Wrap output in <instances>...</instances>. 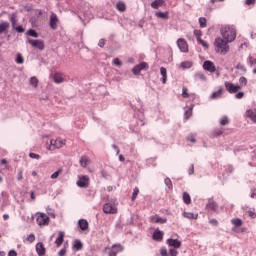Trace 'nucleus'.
Listing matches in <instances>:
<instances>
[{
  "mask_svg": "<svg viewBox=\"0 0 256 256\" xmlns=\"http://www.w3.org/2000/svg\"><path fill=\"white\" fill-rule=\"evenodd\" d=\"M220 33L227 43H233V40L237 37V31L233 26H224L221 28Z\"/></svg>",
  "mask_w": 256,
  "mask_h": 256,
  "instance_id": "nucleus-1",
  "label": "nucleus"
},
{
  "mask_svg": "<svg viewBox=\"0 0 256 256\" xmlns=\"http://www.w3.org/2000/svg\"><path fill=\"white\" fill-rule=\"evenodd\" d=\"M229 42L225 40V38L218 37L215 39L214 45L216 47V51H221V53H228L229 51Z\"/></svg>",
  "mask_w": 256,
  "mask_h": 256,
  "instance_id": "nucleus-2",
  "label": "nucleus"
},
{
  "mask_svg": "<svg viewBox=\"0 0 256 256\" xmlns=\"http://www.w3.org/2000/svg\"><path fill=\"white\" fill-rule=\"evenodd\" d=\"M29 45L34 47V49H39V51H45V41L42 39H28Z\"/></svg>",
  "mask_w": 256,
  "mask_h": 256,
  "instance_id": "nucleus-3",
  "label": "nucleus"
},
{
  "mask_svg": "<svg viewBox=\"0 0 256 256\" xmlns=\"http://www.w3.org/2000/svg\"><path fill=\"white\" fill-rule=\"evenodd\" d=\"M224 86L226 91H228V93H230L231 95L237 93L238 91H241V86H239L238 84L235 85L229 81L224 82Z\"/></svg>",
  "mask_w": 256,
  "mask_h": 256,
  "instance_id": "nucleus-4",
  "label": "nucleus"
},
{
  "mask_svg": "<svg viewBox=\"0 0 256 256\" xmlns=\"http://www.w3.org/2000/svg\"><path fill=\"white\" fill-rule=\"evenodd\" d=\"M232 225L234 226L232 228V231H235V233H245V228L237 229L238 227H241L243 225V220L240 218H233L231 220Z\"/></svg>",
  "mask_w": 256,
  "mask_h": 256,
  "instance_id": "nucleus-5",
  "label": "nucleus"
},
{
  "mask_svg": "<svg viewBox=\"0 0 256 256\" xmlns=\"http://www.w3.org/2000/svg\"><path fill=\"white\" fill-rule=\"evenodd\" d=\"M202 67L204 71H208V73H217V67H215V63L211 60H205Z\"/></svg>",
  "mask_w": 256,
  "mask_h": 256,
  "instance_id": "nucleus-6",
  "label": "nucleus"
},
{
  "mask_svg": "<svg viewBox=\"0 0 256 256\" xmlns=\"http://www.w3.org/2000/svg\"><path fill=\"white\" fill-rule=\"evenodd\" d=\"M177 46L178 49H180V51L182 53H188L189 52V45L187 44V41L183 38H180L177 40Z\"/></svg>",
  "mask_w": 256,
  "mask_h": 256,
  "instance_id": "nucleus-7",
  "label": "nucleus"
},
{
  "mask_svg": "<svg viewBox=\"0 0 256 256\" xmlns=\"http://www.w3.org/2000/svg\"><path fill=\"white\" fill-rule=\"evenodd\" d=\"M103 212L106 213V215H115L117 213V207L110 203H106L103 205Z\"/></svg>",
  "mask_w": 256,
  "mask_h": 256,
  "instance_id": "nucleus-8",
  "label": "nucleus"
},
{
  "mask_svg": "<svg viewBox=\"0 0 256 256\" xmlns=\"http://www.w3.org/2000/svg\"><path fill=\"white\" fill-rule=\"evenodd\" d=\"M76 185L82 189H87V187H89V176H79Z\"/></svg>",
  "mask_w": 256,
  "mask_h": 256,
  "instance_id": "nucleus-9",
  "label": "nucleus"
},
{
  "mask_svg": "<svg viewBox=\"0 0 256 256\" xmlns=\"http://www.w3.org/2000/svg\"><path fill=\"white\" fill-rule=\"evenodd\" d=\"M38 225H49V221H51V219L49 218V216H47V214L45 213H40L39 216L36 219Z\"/></svg>",
  "mask_w": 256,
  "mask_h": 256,
  "instance_id": "nucleus-10",
  "label": "nucleus"
},
{
  "mask_svg": "<svg viewBox=\"0 0 256 256\" xmlns=\"http://www.w3.org/2000/svg\"><path fill=\"white\" fill-rule=\"evenodd\" d=\"M150 223L165 225V223H167V218H161L159 215L155 214L150 216Z\"/></svg>",
  "mask_w": 256,
  "mask_h": 256,
  "instance_id": "nucleus-11",
  "label": "nucleus"
},
{
  "mask_svg": "<svg viewBox=\"0 0 256 256\" xmlns=\"http://www.w3.org/2000/svg\"><path fill=\"white\" fill-rule=\"evenodd\" d=\"M57 23H59V18L57 17V14L52 12L50 15L49 26L53 29V31L57 30Z\"/></svg>",
  "mask_w": 256,
  "mask_h": 256,
  "instance_id": "nucleus-12",
  "label": "nucleus"
},
{
  "mask_svg": "<svg viewBox=\"0 0 256 256\" xmlns=\"http://www.w3.org/2000/svg\"><path fill=\"white\" fill-rule=\"evenodd\" d=\"M195 107V104H191L189 107H185V111H184V119L185 121H189V119H191V117H193V109Z\"/></svg>",
  "mask_w": 256,
  "mask_h": 256,
  "instance_id": "nucleus-13",
  "label": "nucleus"
},
{
  "mask_svg": "<svg viewBox=\"0 0 256 256\" xmlns=\"http://www.w3.org/2000/svg\"><path fill=\"white\" fill-rule=\"evenodd\" d=\"M167 244L169 247H174V249H179L181 247V241H179V239L169 238L167 239Z\"/></svg>",
  "mask_w": 256,
  "mask_h": 256,
  "instance_id": "nucleus-14",
  "label": "nucleus"
},
{
  "mask_svg": "<svg viewBox=\"0 0 256 256\" xmlns=\"http://www.w3.org/2000/svg\"><path fill=\"white\" fill-rule=\"evenodd\" d=\"M63 241H65V232L58 231V237L55 240V245L57 247H61V245H63Z\"/></svg>",
  "mask_w": 256,
  "mask_h": 256,
  "instance_id": "nucleus-15",
  "label": "nucleus"
},
{
  "mask_svg": "<svg viewBox=\"0 0 256 256\" xmlns=\"http://www.w3.org/2000/svg\"><path fill=\"white\" fill-rule=\"evenodd\" d=\"M153 241L161 242L163 241V231L156 229L152 234Z\"/></svg>",
  "mask_w": 256,
  "mask_h": 256,
  "instance_id": "nucleus-16",
  "label": "nucleus"
},
{
  "mask_svg": "<svg viewBox=\"0 0 256 256\" xmlns=\"http://www.w3.org/2000/svg\"><path fill=\"white\" fill-rule=\"evenodd\" d=\"M78 227L81 231H87V229H89V222L87 219H80L78 220Z\"/></svg>",
  "mask_w": 256,
  "mask_h": 256,
  "instance_id": "nucleus-17",
  "label": "nucleus"
},
{
  "mask_svg": "<svg viewBox=\"0 0 256 256\" xmlns=\"http://www.w3.org/2000/svg\"><path fill=\"white\" fill-rule=\"evenodd\" d=\"M46 251L47 250L45 249V246L43 245L42 242H38L36 244V252L38 253L39 256L45 255Z\"/></svg>",
  "mask_w": 256,
  "mask_h": 256,
  "instance_id": "nucleus-18",
  "label": "nucleus"
},
{
  "mask_svg": "<svg viewBox=\"0 0 256 256\" xmlns=\"http://www.w3.org/2000/svg\"><path fill=\"white\" fill-rule=\"evenodd\" d=\"M124 249H125V248L123 247V245H121V244H114V245H112V247L110 248V251H111L112 253H115V254L117 255L118 253L123 252Z\"/></svg>",
  "mask_w": 256,
  "mask_h": 256,
  "instance_id": "nucleus-19",
  "label": "nucleus"
},
{
  "mask_svg": "<svg viewBox=\"0 0 256 256\" xmlns=\"http://www.w3.org/2000/svg\"><path fill=\"white\" fill-rule=\"evenodd\" d=\"M207 209H210V211H217L219 209V205L211 199L208 200V203L206 204Z\"/></svg>",
  "mask_w": 256,
  "mask_h": 256,
  "instance_id": "nucleus-20",
  "label": "nucleus"
},
{
  "mask_svg": "<svg viewBox=\"0 0 256 256\" xmlns=\"http://www.w3.org/2000/svg\"><path fill=\"white\" fill-rule=\"evenodd\" d=\"M72 249H73V251H81V249H83V242H81V240H79V239H76L74 241Z\"/></svg>",
  "mask_w": 256,
  "mask_h": 256,
  "instance_id": "nucleus-21",
  "label": "nucleus"
},
{
  "mask_svg": "<svg viewBox=\"0 0 256 256\" xmlns=\"http://www.w3.org/2000/svg\"><path fill=\"white\" fill-rule=\"evenodd\" d=\"M165 5V0H154L151 3L152 9H158L159 7H163Z\"/></svg>",
  "mask_w": 256,
  "mask_h": 256,
  "instance_id": "nucleus-22",
  "label": "nucleus"
},
{
  "mask_svg": "<svg viewBox=\"0 0 256 256\" xmlns=\"http://www.w3.org/2000/svg\"><path fill=\"white\" fill-rule=\"evenodd\" d=\"M8 31H9V22L0 23V35H3V33H8Z\"/></svg>",
  "mask_w": 256,
  "mask_h": 256,
  "instance_id": "nucleus-23",
  "label": "nucleus"
},
{
  "mask_svg": "<svg viewBox=\"0 0 256 256\" xmlns=\"http://www.w3.org/2000/svg\"><path fill=\"white\" fill-rule=\"evenodd\" d=\"M246 115L249 119H251V121H253L254 123H256V110H248L246 111Z\"/></svg>",
  "mask_w": 256,
  "mask_h": 256,
  "instance_id": "nucleus-24",
  "label": "nucleus"
},
{
  "mask_svg": "<svg viewBox=\"0 0 256 256\" xmlns=\"http://www.w3.org/2000/svg\"><path fill=\"white\" fill-rule=\"evenodd\" d=\"M194 79L195 81H207V77L201 72H196L194 74Z\"/></svg>",
  "mask_w": 256,
  "mask_h": 256,
  "instance_id": "nucleus-25",
  "label": "nucleus"
},
{
  "mask_svg": "<svg viewBox=\"0 0 256 256\" xmlns=\"http://www.w3.org/2000/svg\"><path fill=\"white\" fill-rule=\"evenodd\" d=\"M53 79H54V83H63V81H65V78L63 76H61V74L59 73H55L54 76H53Z\"/></svg>",
  "mask_w": 256,
  "mask_h": 256,
  "instance_id": "nucleus-26",
  "label": "nucleus"
},
{
  "mask_svg": "<svg viewBox=\"0 0 256 256\" xmlns=\"http://www.w3.org/2000/svg\"><path fill=\"white\" fill-rule=\"evenodd\" d=\"M182 199H183V202L185 203V205H191V195H189V193L184 192Z\"/></svg>",
  "mask_w": 256,
  "mask_h": 256,
  "instance_id": "nucleus-27",
  "label": "nucleus"
},
{
  "mask_svg": "<svg viewBox=\"0 0 256 256\" xmlns=\"http://www.w3.org/2000/svg\"><path fill=\"white\" fill-rule=\"evenodd\" d=\"M223 94V88H219L218 91H215L211 94L210 99H219L221 95Z\"/></svg>",
  "mask_w": 256,
  "mask_h": 256,
  "instance_id": "nucleus-28",
  "label": "nucleus"
},
{
  "mask_svg": "<svg viewBox=\"0 0 256 256\" xmlns=\"http://www.w3.org/2000/svg\"><path fill=\"white\" fill-rule=\"evenodd\" d=\"M26 35H28L29 37H34L35 39L39 37V33H37V30L33 28H30L29 30H27Z\"/></svg>",
  "mask_w": 256,
  "mask_h": 256,
  "instance_id": "nucleus-29",
  "label": "nucleus"
},
{
  "mask_svg": "<svg viewBox=\"0 0 256 256\" xmlns=\"http://www.w3.org/2000/svg\"><path fill=\"white\" fill-rule=\"evenodd\" d=\"M183 215L186 219H197V217H199V214L193 212H184Z\"/></svg>",
  "mask_w": 256,
  "mask_h": 256,
  "instance_id": "nucleus-30",
  "label": "nucleus"
},
{
  "mask_svg": "<svg viewBox=\"0 0 256 256\" xmlns=\"http://www.w3.org/2000/svg\"><path fill=\"white\" fill-rule=\"evenodd\" d=\"M180 66L182 67V69H191V67H193V62L184 61V62H181Z\"/></svg>",
  "mask_w": 256,
  "mask_h": 256,
  "instance_id": "nucleus-31",
  "label": "nucleus"
},
{
  "mask_svg": "<svg viewBox=\"0 0 256 256\" xmlns=\"http://www.w3.org/2000/svg\"><path fill=\"white\" fill-rule=\"evenodd\" d=\"M80 165L85 168L87 167L88 163H89V158L87 156H82L80 158V161H79Z\"/></svg>",
  "mask_w": 256,
  "mask_h": 256,
  "instance_id": "nucleus-32",
  "label": "nucleus"
},
{
  "mask_svg": "<svg viewBox=\"0 0 256 256\" xmlns=\"http://www.w3.org/2000/svg\"><path fill=\"white\" fill-rule=\"evenodd\" d=\"M156 17L159 19H169V12H156Z\"/></svg>",
  "mask_w": 256,
  "mask_h": 256,
  "instance_id": "nucleus-33",
  "label": "nucleus"
},
{
  "mask_svg": "<svg viewBox=\"0 0 256 256\" xmlns=\"http://www.w3.org/2000/svg\"><path fill=\"white\" fill-rule=\"evenodd\" d=\"M116 9L118 10V11H121V12H123V11H125L126 9H127V5H125V2H118L117 4H116Z\"/></svg>",
  "mask_w": 256,
  "mask_h": 256,
  "instance_id": "nucleus-34",
  "label": "nucleus"
},
{
  "mask_svg": "<svg viewBox=\"0 0 256 256\" xmlns=\"http://www.w3.org/2000/svg\"><path fill=\"white\" fill-rule=\"evenodd\" d=\"M15 61L18 65H23L25 63V58H23V55H21V53H18L16 55Z\"/></svg>",
  "mask_w": 256,
  "mask_h": 256,
  "instance_id": "nucleus-35",
  "label": "nucleus"
},
{
  "mask_svg": "<svg viewBox=\"0 0 256 256\" xmlns=\"http://www.w3.org/2000/svg\"><path fill=\"white\" fill-rule=\"evenodd\" d=\"M236 69L238 71H241L242 72V75H245V73H247V68L245 67V65L241 64V63H238L236 65Z\"/></svg>",
  "mask_w": 256,
  "mask_h": 256,
  "instance_id": "nucleus-36",
  "label": "nucleus"
},
{
  "mask_svg": "<svg viewBox=\"0 0 256 256\" xmlns=\"http://www.w3.org/2000/svg\"><path fill=\"white\" fill-rule=\"evenodd\" d=\"M164 183L170 191L173 190V182L171 181V178L169 177L165 178Z\"/></svg>",
  "mask_w": 256,
  "mask_h": 256,
  "instance_id": "nucleus-37",
  "label": "nucleus"
},
{
  "mask_svg": "<svg viewBox=\"0 0 256 256\" xmlns=\"http://www.w3.org/2000/svg\"><path fill=\"white\" fill-rule=\"evenodd\" d=\"M199 25H200L201 29H205V27H207V18L200 17L199 18Z\"/></svg>",
  "mask_w": 256,
  "mask_h": 256,
  "instance_id": "nucleus-38",
  "label": "nucleus"
},
{
  "mask_svg": "<svg viewBox=\"0 0 256 256\" xmlns=\"http://www.w3.org/2000/svg\"><path fill=\"white\" fill-rule=\"evenodd\" d=\"M138 67L140 68V71H147V69H149V64L147 62H140Z\"/></svg>",
  "mask_w": 256,
  "mask_h": 256,
  "instance_id": "nucleus-39",
  "label": "nucleus"
},
{
  "mask_svg": "<svg viewBox=\"0 0 256 256\" xmlns=\"http://www.w3.org/2000/svg\"><path fill=\"white\" fill-rule=\"evenodd\" d=\"M10 21L12 23V28L15 29V25H17V15L15 13L11 14Z\"/></svg>",
  "mask_w": 256,
  "mask_h": 256,
  "instance_id": "nucleus-40",
  "label": "nucleus"
},
{
  "mask_svg": "<svg viewBox=\"0 0 256 256\" xmlns=\"http://www.w3.org/2000/svg\"><path fill=\"white\" fill-rule=\"evenodd\" d=\"M248 63L250 67H255L256 65V56H249L248 57Z\"/></svg>",
  "mask_w": 256,
  "mask_h": 256,
  "instance_id": "nucleus-41",
  "label": "nucleus"
},
{
  "mask_svg": "<svg viewBox=\"0 0 256 256\" xmlns=\"http://www.w3.org/2000/svg\"><path fill=\"white\" fill-rule=\"evenodd\" d=\"M30 85H33V87H37V85H39V80L37 77L33 76L30 78Z\"/></svg>",
  "mask_w": 256,
  "mask_h": 256,
  "instance_id": "nucleus-42",
  "label": "nucleus"
},
{
  "mask_svg": "<svg viewBox=\"0 0 256 256\" xmlns=\"http://www.w3.org/2000/svg\"><path fill=\"white\" fill-rule=\"evenodd\" d=\"M197 43H198V45H202V47H204V49H209V44L205 40L198 39Z\"/></svg>",
  "mask_w": 256,
  "mask_h": 256,
  "instance_id": "nucleus-43",
  "label": "nucleus"
},
{
  "mask_svg": "<svg viewBox=\"0 0 256 256\" xmlns=\"http://www.w3.org/2000/svg\"><path fill=\"white\" fill-rule=\"evenodd\" d=\"M137 195H139V188H138V187H135V188L133 189V193H132L131 200H132V201H135V199H137Z\"/></svg>",
  "mask_w": 256,
  "mask_h": 256,
  "instance_id": "nucleus-44",
  "label": "nucleus"
},
{
  "mask_svg": "<svg viewBox=\"0 0 256 256\" xmlns=\"http://www.w3.org/2000/svg\"><path fill=\"white\" fill-rule=\"evenodd\" d=\"M220 125H229V118L227 116H223L222 119L220 120Z\"/></svg>",
  "mask_w": 256,
  "mask_h": 256,
  "instance_id": "nucleus-45",
  "label": "nucleus"
},
{
  "mask_svg": "<svg viewBox=\"0 0 256 256\" xmlns=\"http://www.w3.org/2000/svg\"><path fill=\"white\" fill-rule=\"evenodd\" d=\"M194 35L196 37V40L199 41L201 39V36L203 35V32L201 30H194Z\"/></svg>",
  "mask_w": 256,
  "mask_h": 256,
  "instance_id": "nucleus-46",
  "label": "nucleus"
},
{
  "mask_svg": "<svg viewBox=\"0 0 256 256\" xmlns=\"http://www.w3.org/2000/svg\"><path fill=\"white\" fill-rule=\"evenodd\" d=\"M133 75H139L141 73V69L139 68V65H136L132 69Z\"/></svg>",
  "mask_w": 256,
  "mask_h": 256,
  "instance_id": "nucleus-47",
  "label": "nucleus"
},
{
  "mask_svg": "<svg viewBox=\"0 0 256 256\" xmlns=\"http://www.w3.org/2000/svg\"><path fill=\"white\" fill-rule=\"evenodd\" d=\"M244 3L247 7H254V5H256V0H245Z\"/></svg>",
  "mask_w": 256,
  "mask_h": 256,
  "instance_id": "nucleus-48",
  "label": "nucleus"
},
{
  "mask_svg": "<svg viewBox=\"0 0 256 256\" xmlns=\"http://www.w3.org/2000/svg\"><path fill=\"white\" fill-rule=\"evenodd\" d=\"M169 255L170 256H178L179 255V251H177V248H171L169 250Z\"/></svg>",
  "mask_w": 256,
  "mask_h": 256,
  "instance_id": "nucleus-49",
  "label": "nucleus"
},
{
  "mask_svg": "<svg viewBox=\"0 0 256 256\" xmlns=\"http://www.w3.org/2000/svg\"><path fill=\"white\" fill-rule=\"evenodd\" d=\"M63 170L62 169H58L56 172H54L52 175H51V179H57V177H59V175H61V172Z\"/></svg>",
  "mask_w": 256,
  "mask_h": 256,
  "instance_id": "nucleus-50",
  "label": "nucleus"
},
{
  "mask_svg": "<svg viewBox=\"0 0 256 256\" xmlns=\"http://www.w3.org/2000/svg\"><path fill=\"white\" fill-rule=\"evenodd\" d=\"M113 64L116 65V67H121V65H123V62H121V59L119 58H114Z\"/></svg>",
  "mask_w": 256,
  "mask_h": 256,
  "instance_id": "nucleus-51",
  "label": "nucleus"
},
{
  "mask_svg": "<svg viewBox=\"0 0 256 256\" xmlns=\"http://www.w3.org/2000/svg\"><path fill=\"white\" fill-rule=\"evenodd\" d=\"M15 31H17V33H25V28H23L22 25L19 26H14Z\"/></svg>",
  "mask_w": 256,
  "mask_h": 256,
  "instance_id": "nucleus-52",
  "label": "nucleus"
},
{
  "mask_svg": "<svg viewBox=\"0 0 256 256\" xmlns=\"http://www.w3.org/2000/svg\"><path fill=\"white\" fill-rule=\"evenodd\" d=\"M182 97L184 99H189V92H188L187 88L182 89Z\"/></svg>",
  "mask_w": 256,
  "mask_h": 256,
  "instance_id": "nucleus-53",
  "label": "nucleus"
},
{
  "mask_svg": "<svg viewBox=\"0 0 256 256\" xmlns=\"http://www.w3.org/2000/svg\"><path fill=\"white\" fill-rule=\"evenodd\" d=\"M29 158L30 159H41V156L39 154H35L33 152L29 153Z\"/></svg>",
  "mask_w": 256,
  "mask_h": 256,
  "instance_id": "nucleus-54",
  "label": "nucleus"
},
{
  "mask_svg": "<svg viewBox=\"0 0 256 256\" xmlns=\"http://www.w3.org/2000/svg\"><path fill=\"white\" fill-rule=\"evenodd\" d=\"M160 255H161V256H169V253L167 252V248L162 247V248L160 249Z\"/></svg>",
  "mask_w": 256,
  "mask_h": 256,
  "instance_id": "nucleus-55",
  "label": "nucleus"
},
{
  "mask_svg": "<svg viewBox=\"0 0 256 256\" xmlns=\"http://www.w3.org/2000/svg\"><path fill=\"white\" fill-rule=\"evenodd\" d=\"M239 84L246 86L247 85V78H245L244 76L240 77L239 78Z\"/></svg>",
  "mask_w": 256,
  "mask_h": 256,
  "instance_id": "nucleus-56",
  "label": "nucleus"
},
{
  "mask_svg": "<svg viewBox=\"0 0 256 256\" xmlns=\"http://www.w3.org/2000/svg\"><path fill=\"white\" fill-rule=\"evenodd\" d=\"M26 241H29V243H33V241H35V234L28 235Z\"/></svg>",
  "mask_w": 256,
  "mask_h": 256,
  "instance_id": "nucleus-57",
  "label": "nucleus"
},
{
  "mask_svg": "<svg viewBox=\"0 0 256 256\" xmlns=\"http://www.w3.org/2000/svg\"><path fill=\"white\" fill-rule=\"evenodd\" d=\"M195 173V165L191 164L190 168L188 169V175H193Z\"/></svg>",
  "mask_w": 256,
  "mask_h": 256,
  "instance_id": "nucleus-58",
  "label": "nucleus"
},
{
  "mask_svg": "<svg viewBox=\"0 0 256 256\" xmlns=\"http://www.w3.org/2000/svg\"><path fill=\"white\" fill-rule=\"evenodd\" d=\"M160 73H161L162 77H166L167 76V69L165 67H161L160 68Z\"/></svg>",
  "mask_w": 256,
  "mask_h": 256,
  "instance_id": "nucleus-59",
  "label": "nucleus"
},
{
  "mask_svg": "<svg viewBox=\"0 0 256 256\" xmlns=\"http://www.w3.org/2000/svg\"><path fill=\"white\" fill-rule=\"evenodd\" d=\"M67 254V248H62L59 252L58 255L59 256H65Z\"/></svg>",
  "mask_w": 256,
  "mask_h": 256,
  "instance_id": "nucleus-60",
  "label": "nucleus"
},
{
  "mask_svg": "<svg viewBox=\"0 0 256 256\" xmlns=\"http://www.w3.org/2000/svg\"><path fill=\"white\" fill-rule=\"evenodd\" d=\"M226 171H227V173H233V171H235V168H233L232 165H227L226 166Z\"/></svg>",
  "mask_w": 256,
  "mask_h": 256,
  "instance_id": "nucleus-61",
  "label": "nucleus"
},
{
  "mask_svg": "<svg viewBox=\"0 0 256 256\" xmlns=\"http://www.w3.org/2000/svg\"><path fill=\"white\" fill-rule=\"evenodd\" d=\"M236 99H243V97H245V93L244 92H238L235 95Z\"/></svg>",
  "mask_w": 256,
  "mask_h": 256,
  "instance_id": "nucleus-62",
  "label": "nucleus"
},
{
  "mask_svg": "<svg viewBox=\"0 0 256 256\" xmlns=\"http://www.w3.org/2000/svg\"><path fill=\"white\" fill-rule=\"evenodd\" d=\"M105 39H103V38H101L100 40H99V42H98V45L101 47V48H103V47H105Z\"/></svg>",
  "mask_w": 256,
  "mask_h": 256,
  "instance_id": "nucleus-63",
  "label": "nucleus"
},
{
  "mask_svg": "<svg viewBox=\"0 0 256 256\" xmlns=\"http://www.w3.org/2000/svg\"><path fill=\"white\" fill-rule=\"evenodd\" d=\"M8 256H17V251H15V250H10V251L8 252Z\"/></svg>",
  "mask_w": 256,
  "mask_h": 256,
  "instance_id": "nucleus-64",
  "label": "nucleus"
}]
</instances>
